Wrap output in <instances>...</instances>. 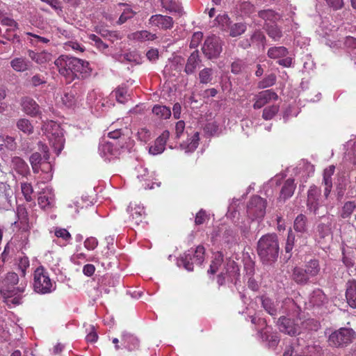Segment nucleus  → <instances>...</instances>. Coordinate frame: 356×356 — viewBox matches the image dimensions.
Wrapping results in <instances>:
<instances>
[{
    "instance_id": "f257e3e1",
    "label": "nucleus",
    "mask_w": 356,
    "mask_h": 356,
    "mask_svg": "<svg viewBox=\"0 0 356 356\" xmlns=\"http://www.w3.org/2000/svg\"><path fill=\"white\" fill-rule=\"evenodd\" d=\"M282 313L287 316H281L277 321L280 332L295 336L301 332L302 321L300 317V308L290 298L285 299L282 303Z\"/></svg>"
},
{
    "instance_id": "f03ea898",
    "label": "nucleus",
    "mask_w": 356,
    "mask_h": 356,
    "mask_svg": "<svg viewBox=\"0 0 356 356\" xmlns=\"http://www.w3.org/2000/svg\"><path fill=\"white\" fill-rule=\"evenodd\" d=\"M18 282L19 277L13 272L0 277V295L10 307L19 305L22 302V293L25 291L26 284L21 283L19 286L15 287Z\"/></svg>"
},
{
    "instance_id": "7ed1b4c3",
    "label": "nucleus",
    "mask_w": 356,
    "mask_h": 356,
    "mask_svg": "<svg viewBox=\"0 0 356 356\" xmlns=\"http://www.w3.org/2000/svg\"><path fill=\"white\" fill-rule=\"evenodd\" d=\"M257 252L264 264L275 263L279 256L280 246L276 234H266L257 242Z\"/></svg>"
},
{
    "instance_id": "20e7f679",
    "label": "nucleus",
    "mask_w": 356,
    "mask_h": 356,
    "mask_svg": "<svg viewBox=\"0 0 356 356\" xmlns=\"http://www.w3.org/2000/svg\"><path fill=\"white\" fill-rule=\"evenodd\" d=\"M56 284L49 275L48 272L42 266L38 267L33 274V289L40 294L50 293L56 290Z\"/></svg>"
},
{
    "instance_id": "39448f33",
    "label": "nucleus",
    "mask_w": 356,
    "mask_h": 356,
    "mask_svg": "<svg viewBox=\"0 0 356 356\" xmlns=\"http://www.w3.org/2000/svg\"><path fill=\"white\" fill-rule=\"evenodd\" d=\"M47 138L51 147L58 155L64 147V136L60 125L54 121H50L44 125Z\"/></svg>"
},
{
    "instance_id": "423d86ee",
    "label": "nucleus",
    "mask_w": 356,
    "mask_h": 356,
    "mask_svg": "<svg viewBox=\"0 0 356 356\" xmlns=\"http://www.w3.org/2000/svg\"><path fill=\"white\" fill-rule=\"evenodd\" d=\"M356 337V332L350 327H341L328 337V345L334 348H343L351 343Z\"/></svg>"
},
{
    "instance_id": "0eeeda50",
    "label": "nucleus",
    "mask_w": 356,
    "mask_h": 356,
    "mask_svg": "<svg viewBox=\"0 0 356 356\" xmlns=\"http://www.w3.org/2000/svg\"><path fill=\"white\" fill-rule=\"evenodd\" d=\"M204 248L199 245L195 250H190L177 259V266H183L188 271L193 270V264H202L204 261Z\"/></svg>"
},
{
    "instance_id": "6e6552de",
    "label": "nucleus",
    "mask_w": 356,
    "mask_h": 356,
    "mask_svg": "<svg viewBox=\"0 0 356 356\" xmlns=\"http://www.w3.org/2000/svg\"><path fill=\"white\" fill-rule=\"evenodd\" d=\"M267 202L264 198L254 195L247 205V213L252 220H261L265 216Z\"/></svg>"
},
{
    "instance_id": "1a4fd4ad",
    "label": "nucleus",
    "mask_w": 356,
    "mask_h": 356,
    "mask_svg": "<svg viewBox=\"0 0 356 356\" xmlns=\"http://www.w3.org/2000/svg\"><path fill=\"white\" fill-rule=\"evenodd\" d=\"M222 51V42L219 37H208L202 47V51L209 59L217 58Z\"/></svg>"
},
{
    "instance_id": "9d476101",
    "label": "nucleus",
    "mask_w": 356,
    "mask_h": 356,
    "mask_svg": "<svg viewBox=\"0 0 356 356\" xmlns=\"http://www.w3.org/2000/svg\"><path fill=\"white\" fill-rule=\"evenodd\" d=\"M251 322L254 325H261L262 327H257L258 334L263 341H268L270 347H275L279 342L278 337L276 334L270 333V329L266 325V321L261 318H257L255 316H251Z\"/></svg>"
},
{
    "instance_id": "9b49d317",
    "label": "nucleus",
    "mask_w": 356,
    "mask_h": 356,
    "mask_svg": "<svg viewBox=\"0 0 356 356\" xmlns=\"http://www.w3.org/2000/svg\"><path fill=\"white\" fill-rule=\"evenodd\" d=\"M54 64L60 75L69 81L74 80L73 57L61 55L55 60Z\"/></svg>"
},
{
    "instance_id": "f8f14e48",
    "label": "nucleus",
    "mask_w": 356,
    "mask_h": 356,
    "mask_svg": "<svg viewBox=\"0 0 356 356\" xmlns=\"http://www.w3.org/2000/svg\"><path fill=\"white\" fill-rule=\"evenodd\" d=\"M123 147V143L117 144L102 140L99 145V152L104 160L111 161L120 155V149Z\"/></svg>"
},
{
    "instance_id": "ddd939ff",
    "label": "nucleus",
    "mask_w": 356,
    "mask_h": 356,
    "mask_svg": "<svg viewBox=\"0 0 356 356\" xmlns=\"http://www.w3.org/2000/svg\"><path fill=\"white\" fill-rule=\"evenodd\" d=\"M86 99L88 105H90L97 114H100L110 107L107 99L104 97L102 93L95 90L88 92Z\"/></svg>"
},
{
    "instance_id": "4468645a",
    "label": "nucleus",
    "mask_w": 356,
    "mask_h": 356,
    "mask_svg": "<svg viewBox=\"0 0 356 356\" xmlns=\"http://www.w3.org/2000/svg\"><path fill=\"white\" fill-rule=\"evenodd\" d=\"M288 54V49L283 46L270 47L267 52L270 58L280 59L278 63L284 67H290L292 63V59L287 57Z\"/></svg>"
},
{
    "instance_id": "2eb2a0df",
    "label": "nucleus",
    "mask_w": 356,
    "mask_h": 356,
    "mask_svg": "<svg viewBox=\"0 0 356 356\" xmlns=\"http://www.w3.org/2000/svg\"><path fill=\"white\" fill-rule=\"evenodd\" d=\"M321 189L314 185L311 186L307 192V209L315 215L318 214V209L321 205Z\"/></svg>"
},
{
    "instance_id": "dca6fc26",
    "label": "nucleus",
    "mask_w": 356,
    "mask_h": 356,
    "mask_svg": "<svg viewBox=\"0 0 356 356\" xmlns=\"http://www.w3.org/2000/svg\"><path fill=\"white\" fill-rule=\"evenodd\" d=\"M170 137V132L167 130L156 138L152 144L147 147L149 154L156 156L162 154L165 149L167 140Z\"/></svg>"
},
{
    "instance_id": "f3484780",
    "label": "nucleus",
    "mask_w": 356,
    "mask_h": 356,
    "mask_svg": "<svg viewBox=\"0 0 356 356\" xmlns=\"http://www.w3.org/2000/svg\"><path fill=\"white\" fill-rule=\"evenodd\" d=\"M38 202L39 206L44 210L51 209L55 204V195L50 187H46L40 193Z\"/></svg>"
},
{
    "instance_id": "a211bd4d",
    "label": "nucleus",
    "mask_w": 356,
    "mask_h": 356,
    "mask_svg": "<svg viewBox=\"0 0 356 356\" xmlns=\"http://www.w3.org/2000/svg\"><path fill=\"white\" fill-rule=\"evenodd\" d=\"M149 24L161 30L171 29L174 25L172 17L161 14L152 15L149 19Z\"/></svg>"
},
{
    "instance_id": "6ab92c4d",
    "label": "nucleus",
    "mask_w": 356,
    "mask_h": 356,
    "mask_svg": "<svg viewBox=\"0 0 356 356\" xmlns=\"http://www.w3.org/2000/svg\"><path fill=\"white\" fill-rule=\"evenodd\" d=\"M73 62L74 79H85L90 76L91 68L88 61L73 57Z\"/></svg>"
},
{
    "instance_id": "aec40b11",
    "label": "nucleus",
    "mask_w": 356,
    "mask_h": 356,
    "mask_svg": "<svg viewBox=\"0 0 356 356\" xmlns=\"http://www.w3.org/2000/svg\"><path fill=\"white\" fill-rule=\"evenodd\" d=\"M278 98V95L272 90H266L259 92L254 97V103L253 108L254 109H259L263 107L265 104L272 102L276 101Z\"/></svg>"
},
{
    "instance_id": "412c9836",
    "label": "nucleus",
    "mask_w": 356,
    "mask_h": 356,
    "mask_svg": "<svg viewBox=\"0 0 356 356\" xmlns=\"http://www.w3.org/2000/svg\"><path fill=\"white\" fill-rule=\"evenodd\" d=\"M21 104L23 111L29 115L37 116L40 113L39 105L31 97H24L22 99Z\"/></svg>"
},
{
    "instance_id": "4be33fe9",
    "label": "nucleus",
    "mask_w": 356,
    "mask_h": 356,
    "mask_svg": "<svg viewBox=\"0 0 356 356\" xmlns=\"http://www.w3.org/2000/svg\"><path fill=\"white\" fill-rule=\"evenodd\" d=\"M38 148L43 153L42 156L40 153L34 152L30 156L29 161L31 165H40L42 161H49V154L48 147L41 142L38 143Z\"/></svg>"
},
{
    "instance_id": "5701e85b",
    "label": "nucleus",
    "mask_w": 356,
    "mask_h": 356,
    "mask_svg": "<svg viewBox=\"0 0 356 356\" xmlns=\"http://www.w3.org/2000/svg\"><path fill=\"white\" fill-rule=\"evenodd\" d=\"M121 342L122 346L129 351L135 350L139 347L138 338L126 331L122 332Z\"/></svg>"
},
{
    "instance_id": "b1692460",
    "label": "nucleus",
    "mask_w": 356,
    "mask_h": 356,
    "mask_svg": "<svg viewBox=\"0 0 356 356\" xmlns=\"http://www.w3.org/2000/svg\"><path fill=\"white\" fill-rule=\"evenodd\" d=\"M200 134L197 131L195 132L191 137L188 138L186 141L180 143L179 147L185 153H191L194 152L199 145Z\"/></svg>"
},
{
    "instance_id": "393cba45",
    "label": "nucleus",
    "mask_w": 356,
    "mask_h": 356,
    "mask_svg": "<svg viewBox=\"0 0 356 356\" xmlns=\"http://www.w3.org/2000/svg\"><path fill=\"white\" fill-rule=\"evenodd\" d=\"M260 300L264 309L271 316H276L281 311L283 312L282 305L280 306L279 303L273 302L269 298L263 296L260 298Z\"/></svg>"
},
{
    "instance_id": "a878e982",
    "label": "nucleus",
    "mask_w": 356,
    "mask_h": 356,
    "mask_svg": "<svg viewBox=\"0 0 356 356\" xmlns=\"http://www.w3.org/2000/svg\"><path fill=\"white\" fill-rule=\"evenodd\" d=\"M346 298L352 308H356V280H351L346 283Z\"/></svg>"
},
{
    "instance_id": "bb28decb",
    "label": "nucleus",
    "mask_w": 356,
    "mask_h": 356,
    "mask_svg": "<svg viewBox=\"0 0 356 356\" xmlns=\"http://www.w3.org/2000/svg\"><path fill=\"white\" fill-rule=\"evenodd\" d=\"M296 175L299 176L300 181L305 182L307 179L311 177L314 172V168L312 165L308 163L299 164L295 169Z\"/></svg>"
},
{
    "instance_id": "cd10ccee",
    "label": "nucleus",
    "mask_w": 356,
    "mask_h": 356,
    "mask_svg": "<svg viewBox=\"0 0 356 356\" xmlns=\"http://www.w3.org/2000/svg\"><path fill=\"white\" fill-rule=\"evenodd\" d=\"M136 170L138 172L137 177L140 181H145V184H143V187L145 189H152L154 188V183L150 184L152 179H153V175H149L148 170L146 168H144L142 165H139L136 168Z\"/></svg>"
},
{
    "instance_id": "c85d7f7f",
    "label": "nucleus",
    "mask_w": 356,
    "mask_h": 356,
    "mask_svg": "<svg viewBox=\"0 0 356 356\" xmlns=\"http://www.w3.org/2000/svg\"><path fill=\"white\" fill-rule=\"evenodd\" d=\"M129 208L130 209L131 221L136 225L143 223L145 214L144 207L139 204H135L134 207L129 206Z\"/></svg>"
},
{
    "instance_id": "c756f323",
    "label": "nucleus",
    "mask_w": 356,
    "mask_h": 356,
    "mask_svg": "<svg viewBox=\"0 0 356 356\" xmlns=\"http://www.w3.org/2000/svg\"><path fill=\"white\" fill-rule=\"evenodd\" d=\"M31 65V63L24 57L15 58L10 61L12 68L18 72H23L29 70Z\"/></svg>"
},
{
    "instance_id": "7c9ffc66",
    "label": "nucleus",
    "mask_w": 356,
    "mask_h": 356,
    "mask_svg": "<svg viewBox=\"0 0 356 356\" xmlns=\"http://www.w3.org/2000/svg\"><path fill=\"white\" fill-rule=\"evenodd\" d=\"M321 220L323 222H321L318 226V232L322 238L329 236L331 234L332 222L333 220L332 216H323Z\"/></svg>"
},
{
    "instance_id": "2f4dec72",
    "label": "nucleus",
    "mask_w": 356,
    "mask_h": 356,
    "mask_svg": "<svg viewBox=\"0 0 356 356\" xmlns=\"http://www.w3.org/2000/svg\"><path fill=\"white\" fill-rule=\"evenodd\" d=\"M327 298L322 290H314L309 296V304L311 307H320L327 302Z\"/></svg>"
},
{
    "instance_id": "473e14b6",
    "label": "nucleus",
    "mask_w": 356,
    "mask_h": 356,
    "mask_svg": "<svg viewBox=\"0 0 356 356\" xmlns=\"http://www.w3.org/2000/svg\"><path fill=\"white\" fill-rule=\"evenodd\" d=\"M129 38L138 42L153 41L157 38L155 33L147 30L136 31L129 35Z\"/></svg>"
},
{
    "instance_id": "72a5a7b5",
    "label": "nucleus",
    "mask_w": 356,
    "mask_h": 356,
    "mask_svg": "<svg viewBox=\"0 0 356 356\" xmlns=\"http://www.w3.org/2000/svg\"><path fill=\"white\" fill-rule=\"evenodd\" d=\"M11 166L17 173L25 176L29 172L27 163L20 157L15 156L12 159Z\"/></svg>"
},
{
    "instance_id": "f704fd0d",
    "label": "nucleus",
    "mask_w": 356,
    "mask_h": 356,
    "mask_svg": "<svg viewBox=\"0 0 356 356\" xmlns=\"http://www.w3.org/2000/svg\"><path fill=\"white\" fill-rule=\"evenodd\" d=\"M200 62L199 53L197 51H194L187 60L184 70L185 72L188 74H193Z\"/></svg>"
},
{
    "instance_id": "c9c22d12",
    "label": "nucleus",
    "mask_w": 356,
    "mask_h": 356,
    "mask_svg": "<svg viewBox=\"0 0 356 356\" xmlns=\"http://www.w3.org/2000/svg\"><path fill=\"white\" fill-rule=\"evenodd\" d=\"M29 57L38 64H44L51 60V54L46 51L35 52L34 51L29 50L28 51Z\"/></svg>"
},
{
    "instance_id": "e433bc0d",
    "label": "nucleus",
    "mask_w": 356,
    "mask_h": 356,
    "mask_svg": "<svg viewBox=\"0 0 356 356\" xmlns=\"http://www.w3.org/2000/svg\"><path fill=\"white\" fill-rule=\"evenodd\" d=\"M294 230L301 234H304L307 232L308 224L307 218L303 214H299L295 219L293 222Z\"/></svg>"
},
{
    "instance_id": "4c0bfd02",
    "label": "nucleus",
    "mask_w": 356,
    "mask_h": 356,
    "mask_svg": "<svg viewBox=\"0 0 356 356\" xmlns=\"http://www.w3.org/2000/svg\"><path fill=\"white\" fill-rule=\"evenodd\" d=\"M129 132V130L127 129H115L112 131H110L108 134V136L110 138L113 139L114 141L113 143H124L125 144L126 140L128 138L127 134Z\"/></svg>"
},
{
    "instance_id": "58836bf2",
    "label": "nucleus",
    "mask_w": 356,
    "mask_h": 356,
    "mask_svg": "<svg viewBox=\"0 0 356 356\" xmlns=\"http://www.w3.org/2000/svg\"><path fill=\"white\" fill-rule=\"evenodd\" d=\"M292 278L298 284H305L310 279L305 269L301 267L293 268Z\"/></svg>"
},
{
    "instance_id": "ea45409f",
    "label": "nucleus",
    "mask_w": 356,
    "mask_h": 356,
    "mask_svg": "<svg viewBox=\"0 0 356 356\" xmlns=\"http://www.w3.org/2000/svg\"><path fill=\"white\" fill-rule=\"evenodd\" d=\"M296 185L293 179H288L280 191V198L284 200L291 197L295 191Z\"/></svg>"
},
{
    "instance_id": "a19ab883",
    "label": "nucleus",
    "mask_w": 356,
    "mask_h": 356,
    "mask_svg": "<svg viewBox=\"0 0 356 356\" xmlns=\"http://www.w3.org/2000/svg\"><path fill=\"white\" fill-rule=\"evenodd\" d=\"M161 3L162 7L170 13H175L178 15H181L183 13L180 4L174 0H161Z\"/></svg>"
},
{
    "instance_id": "79ce46f5",
    "label": "nucleus",
    "mask_w": 356,
    "mask_h": 356,
    "mask_svg": "<svg viewBox=\"0 0 356 356\" xmlns=\"http://www.w3.org/2000/svg\"><path fill=\"white\" fill-rule=\"evenodd\" d=\"M304 269L310 278L316 276L321 270L318 261L314 259H310L305 264Z\"/></svg>"
},
{
    "instance_id": "37998d69",
    "label": "nucleus",
    "mask_w": 356,
    "mask_h": 356,
    "mask_svg": "<svg viewBox=\"0 0 356 356\" xmlns=\"http://www.w3.org/2000/svg\"><path fill=\"white\" fill-rule=\"evenodd\" d=\"M223 262V255L221 252H216L214 254L213 259L211 261L210 265V268L208 270V273L213 275L220 270L222 267V264Z\"/></svg>"
},
{
    "instance_id": "c03bdc74",
    "label": "nucleus",
    "mask_w": 356,
    "mask_h": 356,
    "mask_svg": "<svg viewBox=\"0 0 356 356\" xmlns=\"http://www.w3.org/2000/svg\"><path fill=\"white\" fill-rule=\"evenodd\" d=\"M356 211V200L347 201L341 208L340 216L342 218H348Z\"/></svg>"
},
{
    "instance_id": "a18cd8bd",
    "label": "nucleus",
    "mask_w": 356,
    "mask_h": 356,
    "mask_svg": "<svg viewBox=\"0 0 356 356\" xmlns=\"http://www.w3.org/2000/svg\"><path fill=\"white\" fill-rule=\"evenodd\" d=\"M152 113L160 119H168L171 115L170 108L162 105H155L152 108Z\"/></svg>"
},
{
    "instance_id": "49530a36",
    "label": "nucleus",
    "mask_w": 356,
    "mask_h": 356,
    "mask_svg": "<svg viewBox=\"0 0 356 356\" xmlns=\"http://www.w3.org/2000/svg\"><path fill=\"white\" fill-rule=\"evenodd\" d=\"M118 7L122 10V8L123 7V11L122 14L120 15L119 19L118 21V24H122L125 23L129 19L132 18L135 13L132 10L131 8H130L129 6L122 3L119 4Z\"/></svg>"
},
{
    "instance_id": "de8ad7c7",
    "label": "nucleus",
    "mask_w": 356,
    "mask_h": 356,
    "mask_svg": "<svg viewBox=\"0 0 356 356\" xmlns=\"http://www.w3.org/2000/svg\"><path fill=\"white\" fill-rule=\"evenodd\" d=\"M266 31L270 38H271L275 41L279 40L282 36V31L280 28L274 24H266Z\"/></svg>"
},
{
    "instance_id": "09e8293b",
    "label": "nucleus",
    "mask_w": 356,
    "mask_h": 356,
    "mask_svg": "<svg viewBox=\"0 0 356 356\" xmlns=\"http://www.w3.org/2000/svg\"><path fill=\"white\" fill-rule=\"evenodd\" d=\"M113 94L115 95L116 100L121 104L127 102L129 97V95L128 94V90L126 87L118 88Z\"/></svg>"
},
{
    "instance_id": "8fccbe9b",
    "label": "nucleus",
    "mask_w": 356,
    "mask_h": 356,
    "mask_svg": "<svg viewBox=\"0 0 356 356\" xmlns=\"http://www.w3.org/2000/svg\"><path fill=\"white\" fill-rule=\"evenodd\" d=\"M124 60L135 64H140L141 63V57L136 51H130L124 54L121 56V61L123 62Z\"/></svg>"
},
{
    "instance_id": "3c124183",
    "label": "nucleus",
    "mask_w": 356,
    "mask_h": 356,
    "mask_svg": "<svg viewBox=\"0 0 356 356\" xmlns=\"http://www.w3.org/2000/svg\"><path fill=\"white\" fill-rule=\"evenodd\" d=\"M246 25L244 23H235L229 28V35L232 37L241 35L246 31Z\"/></svg>"
},
{
    "instance_id": "603ef678",
    "label": "nucleus",
    "mask_w": 356,
    "mask_h": 356,
    "mask_svg": "<svg viewBox=\"0 0 356 356\" xmlns=\"http://www.w3.org/2000/svg\"><path fill=\"white\" fill-rule=\"evenodd\" d=\"M21 191L26 201L31 202L33 200V189L31 184L27 182L21 183Z\"/></svg>"
},
{
    "instance_id": "864d4df0",
    "label": "nucleus",
    "mask_w": 356,
    "mask_h": 356,
    "mask_svg": "<svg viewBox=\"0 0 356 356\" xmlns=\"http://www.w3.org/2000/svg\"><path fill=\"white\" fill-rule=\"evenodd\" d=\"M17 128L23 131L24 134H30L33 133V127L29 120L27 119H20L17 122Z\"/></svg>"
},
{
    "instance_id": "5fc2aeb1",
    "label": "nucleus",
    "mask_w": 356,
    "mask_h": 356,
    "mask_svg": "<svg viewBox=\"0 0 356 356\" xmlns=\"http://www.w3.org/2000/svg\"><path fill=\"white\" fill-rule=\"evenodd\" d=\"M52 164L48 161H42L40 163V170L45 174V177L43 178L45 181H49L52 179Z\"/></svg>"
},
{
    "instance_id": "6e6d98bb",
    "label": "nucleus",
    "mask_w": 356,
    "mask_h": 356,
    "mask_svg": "<svg viewBox=\"0 0 356 356\" xmlns=\"http://www.w3.org/2000/svg\"><path fill=\"white\" fill-rule=\"evenodd\" d=\"M276 76L274 74H270L266 76L264 79L258 83L257 87L260 89L270 87L275 83Z\"/></svg>"
},
{
    "instance_id": "4d7b16f0",
    "label": "nucleus",
    "mask_w": 356,
    "mask_h": 356,
    "mask_svg": "<svg viewBox=\"0 0 356 356\" xmlns=\"http://www.w3.org/2000/svg\"><path fill=\"white\" fill-rule=\"evenodd\" d=\"M295 244V234L291 229H289L286 241L284 246V250L286 254H289V258L291 257V252L294 247Z\"/></svg>"
},
{
    "instance_id": "13d9d810",
    "label": "nucleus",
    "mask_w": 356,
    "mask_h": 356,
    "mask_svg": "<svg viewBox=\"0 0 356 356\" xmlns=\"http://www.w3.org/2000/svg\"><path fill=\"white\" fill-rule=\"evenodd\" d=\"M213 70L211 68H204L199 73L200 81L201 83H208L212 80Z\"/></svg>"
},
{
    "instance_id": "bf43d9fd",
    "label": "nucleus",
    "mask_w": 356,
    "mask_h": 356,
    "mask_svg": "<svg viewBox=\"0 0 356 356\" xmlns=\"http://www.w3.org/2000/svg\"><path fill=\"white\" fill-rule=\"evenodd\" d=\"M259 16L265 21L274 22L278 19V15L272 10H261L259 13Z\"/></svg>"
},
{
    "instance_id": "052dcab7",
    "label": "nucleus",
    "mask_w": 356,
    "mask_h": 356,
    "mask_svg": "<svg viewBox=\"0 0 356 356\" xmlns=\"http://www.w3.org/2000/svg\"><path fill=\"white\" fill-rule=\"evenodd\" d=\"M279 107L276 105H273L268 107H266L263 111V118L264 119L268 120H271L278 112Z\"/></svg>"
},
{
    "instance_id": "680f3d73",
    "label": "nucleus",
    "mask_w": 356,
    "mask_h": 356,
    "mask_svg": "<svg viewBox=\"0 0 356 356\" xmlns=\"http://www.w3.org/2000/svg\"><path fill=\"white\" fill-rule=\"evenodd\" d=\"M334 170L335 167L333 165L324 170L323 184H332V176L334 175Z\"/></svg>"
},
{
    "instance_id": "e2e57ef3",
    "label": "nucleus",
    "mask_w": 356,
    "mask_h": 356,
    "mask_svg": "<svg viewBox=\"0 0 356 356\" xmlns=\"http://www.w3.org/2000/svg\"><path fill=\"white\" fill-rule=\"evenodd\" d=\"M137 137L140 141L146 143L151 138V132L145 127L140 128L137 132Z\"/></svg>"
},
{
    "instance_id": "0e129e2a",
    "label": "nucleus",
    "mask_w": 356,
    "mask_h": 356,
    "mask_svg": "<svg viewBox=\"0 0 356 356\" xmlns=\"http://www.w3.org/2000/svg\"><path fill=\"white\" fill-rule=\"evenodd\" d=\"M89 38L94 42L95 45L101 51H104L108 48V44L104 42L102 39L95 34H91Z\"/></svg>"
},
{
    "instance_id": "69168bd1",
    "label": "nucleus",
    "mask_w": 356,
    "mask_h": 356,
    "mask_svg": "<svg viewBox=\"0 0 356 356\" xmlns=\"http://www.w3.org/2000/svg\"><path fill=\"white\" fill-rule=\"evenodd\" d=\"M299 111L298 108L295 106H289L286 108L283 113V120L286 122L291 117H296Z\"/></svg>"
},
{
    "instance_id": "338daca9",
    "label": "nucleus",
    "mask_w": 356,
    "mask_h": 356,
    "mask_svg": "<svg viewBox=\"0 0 356 356\" xmlns=\"http://www.w3.org/2000/svg\"><path fill=\"white\" fill-rule=\"evenodd\" d=\"M64 48L66 51L74 50L75 51L82 52L84 50L83 47L75 41H68L64 44Z\"/></svg>"
},
{
    "instance_id": "774afa93",
    "label": "nucleus",
    "mask_w": 356,
    "mask_h": 356,
    "mask_svg": "<svg viewBox=\"0 0 356 356\" xmlns=\"http://www.w3.org/2000/svg\"><path fill=\"white\" fill-rule=\"evenodd\" d=\"M62 102L67 107H71L75 103V97L72 92H65L62 97Z\"/></svg>"
}]
</instances>
